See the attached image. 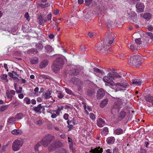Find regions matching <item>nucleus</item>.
Segmentation results:
<instances>
[{
  "label": "nucleus",
  "instance_id": "obj_25",
  "mask_svg": "<svg viewBox=\"0 0 153 153\" xmlns=\"http://www.w3.org/2000/svg\"><path fill=\"white\" fill-rule=\"evenodd\" d=\"M132 83L136 86L140 85L143 82L142 81H137V79H133L131 80Z\"/></svg>",
  "mask_w": 153,
  "mask_h": 153
},
{
  "label": "nucleus",
  "instance_id": "obj_32",
  "mask_svg": "<svg viewBox=\"0 0 153 153\" xmlns=\"http://www.w3.org/2000/svg\"><path fill=\"white\" fill-rule=\"evenodd\" d=\"M7 76L6 74H3L1 76V78L4 81L6 82H8V80L7 78Z\"/></svg>",
  "mask_w": 153,
  "mask_h": 153
},
{
  "label": "nucleus",
  "instance_id": "obj_30",
  "mask_svg": "<svg viewBox=\"0 0 153 153\" xmlns=\"http://www.w3.org/2000/svg\"><path fill=\"white\" fill-rule=\"evenodd\" d=\"M16 84L15 83L14 86L15 89L16 91V92L17 93L19 94L21 93L22 92V88L21 87H19V88H17L16 87Z\"/></svg>",
  "mask_w": 153,
  "mask_h": 153
},
{
  "label": "nucleus",
  "instance_id": "obj_23",
  "mask_svg": "<svg viewBox=\"0 0 153 153\" xmlns=\"http://www.w3.org/2000/svg\"><path fill=\"white\" fill-rule=\"evenodd\" d=\"M115 141V139L114 137H111L107 138L106 140L108 144H113Z\"/></svg>",
  "mask_w": 153,
  "mask_h": 153
},
{
  "label": "nucleus",
  "instance_id": "obj_26",
  "mask_svg": "<svg viewBox=\"0 0 153 153\" xmlns=\"http://www.w3.org/2000/svg\"><path fill=\"white\" fill-rule=\"evenodd\" d=\"M38 62L39 59L37 57H34L30 59V62L32 64H35L37 63Z\"/></svg>",
  "mask_w": 153,
  "mask_h": 153
},
{
  "label": "nucleus",
  "instance_id": "obj_51",
  "mask_svg": "<svg viewBox=\"0 0 153 153\" xmlns=\"http://www.w3.org/2000/svg\"><path fill=\"white\" fill-rule=\"evenodd\" d=\"M53 112H55L56 114H57L58 116L59 115L60 113H61V111L58 108L57 110L53 111Z\"/></svg>",
  "mask_w": 153,
  "mask_h": 153
},
{
  "label": "nucleus",
  "instance_id": "obj_10",
  "mask_svg": "<svg viewBox=\"0 0 153 153\" xmlns=\"http://www.w3.org/2000/svg\"><path fill=\"white\" fill-rule=\"evenodd\" d=\"M61 143L58 140L53 142L48 147V150L50 151L54 150L58 146L61 145Z\"/></svg>",
  "mask_w": 153,
  "mask_h": 153
},
{
  "label": "nucleus",
  "instance_id": "obj_22",
  "mask_svg": "<svg viewBox=\"0 0 153 153\" xmlns=\"http://www.w3.org/2000/svg\"><path fill=\"white\" fill-rule=\"evenodd\" d=\"M45 108L43 106H41L40 104L37 107H36L34 108L35 111L38 112L40 111L41 110L42 111H44L45 110Z\"/></svg>",
  "mask_w": 153,
  "mask_h": 153
},
{
  "label": "nucleus",
  "instance_id": "obj_35",
  "mask_svg": "<svg viewBox=\"0 0 153 153\" xmlns=\"http://www.w3.org/2000/svg\"><path fill=\"white\" fill-rule=\"evenodd\" d=\"M38 5L39 7H41L42 8H44L46 7H47L48 6V3H40L38 4Z\"/></svg>",
  "mask_w": 153,
  "mask_h": 153
},
{
  "label": "nucleus",
  "instance_id": "obj_61",
  "mask_svg": "<svg viewBox=\"0 0 153 153\" xmlns=\"http://www.w3.org/2000/svg\"><path fill=\"white\" fill-rule=\"evenodd\" d=\"M102 47V45L101 44H99L98 45V49L99 51H100Z\"/></svg>",
  "mask_w": 153,
  "mask_h": 153
},
{
  "label": "nucleus",
  "instance_id": "obj_54",
  "mask_svg": "<svg viewBox=\"0 0 153 153\" xmlns=\"http://www.w3.org/2000/svg\"><path fill=\"white\" fill-rule=\"evenodd\" d=\"M94 91L93 90H88V94L89 96L92 95L94 93Z\"/></svg>",
  "mask_w": 153,
  "mask_h": 153
},
{
  "label": "nucleus",
  "instance_id": "obj_55",
  "mask_svg": "<svg viewBox=\"0 0 153 153\" xmlns=\"http://www.w3.org/2000/svg\"><path fill=\"white\" fill-rule=\"evenodd\" d=\"M25 17L26 19L27 20L29 21L30 20L29 16L28 13H27L25 15Z\"/></svg>",
  "mask_w": 153,
  "mask_h": 153
},
{
  "label": "nucleus",
  "instance_id": "obj_4",
  "mask_svg": "<svg viewBox=\"0 0 153 153\" xmlns=\"http://www.w3.org/2000/svg\"><path fill=\"white\" fill-rule=\"evenodd\" d=\"M125 98H117L115 100V101L111 108V112L112 113L118 112L119 110L122 107L123 104L125 102Z\"/></svg>",
  "mask_w": 153,
  "mask_h": 153
},
{
  "label": "nucleus",
  "instance_id": "obj_46",
  "mask_svg": "<svg viewBox=\"0 0 153 153\" xmlns=\"http://www.w3.org/2000/svg\"><path fill=\"white\" fill-rule=\"evenodd\" d=\"M89 117L90 118L93 120H95L96 118L95 115L92 113H90V114Z\"/></svg>",
  "mask_w": 153,
  "mask_h": 153
},
{
  "label": "nucleus",
  "instance_id": "obj_44",
  "mask_svg": "<svg viewBox=\"0 0 153 153\" xmlns=\"http://www.w3.org/2000/svg\"><path fill=\"white\" fill-rule=\"evenodd\" d=\"M93 0H85V4L86 6H89L91 4Z\"/></svg>",
  "mask_w": 153,
  "mask_h": 153
},
{
  "label": "nucleus",
  "instance_id": "obj_52",
  "mask_svg": "<svg viewBox=\"0 0 153 153\" xmlns=\"http://www.w3.org/2000/svg\"><path fill=\"white\" fill-rule=\"evenodd\" d=\"M69 115L68 114L65 113L63 116V118L66 120H68V119Z\"/></svg>",
  "mask_w": 153,
  "mask_h": 153
},
{
  "label": "nucleus",
  "instance_id": "obj_59",
  "mask_svg": "<svg viewBox=\"0 0 153 153\" xmlns=\"http://www.w3.org/2000/svg\"><path fill=\"white\" fill-rule=\"evenodd\" d=\"M118 149L116 148H114L113 149V153H118Z\"/></svg>",
  "mask_w": 153,
  "mask_h": 153
},
{
  "label": "nucleus",
  "instance_id": "obj_3",
  "mask_svg": "<svg viewBox=\"0 0 153 153\" xmlns=\"http://www.w3.org/2000/svg\"><path fill=\"white\" fill-rule=\"evenodd\" d=\"M54 138V136L49 134L44 137L40 143H37L34 147L36 151L38 150V148L40 146V144L44 147H47L48 145L51 142Z\"/></svg>",
  "mask_w": 153,
  "mask_h": 153
},
{
  "label": "nucleus",
  "instance_id": "obj_60",
  "mask_svg": "<svg viewBox=\"0 0 153 153\" xmlns=\"http://www.w3.org/2000/svg\"><path fill=\"white\" fill-rule=\"evenodd\" d=\"M69 121L71 122V123H72V124L74 125H75L76 124V121L74 118L72 120H69Z\"/></svg>",
  "mask_w": 153,
  "mask_h": 153
},
{
  "label": "nucleus",
  "instance_id": "obj_27",
  "mask_svg": "<svg viewBox=\"0 0 153 153\" xmlns=\"http://www.w3.org/2000/svg\"><path fill=\"white\" fill-rule=\"evenodd\" d=\"M145 99L146 101L151 102L153 105V96H148L145 97Z\"/></svg>",
  "mask_w": 153,
  "mask_h": 153
},
{
  "label": "nucleus",
  "instance_id": "obj_13",
  "mask_svg": "<svg viewBox=\"0 0 153 153\" xmlns=\"http://www.w3.org/2000/svg\"><path fill=\"white\" fill-rule=\"evenodd\" d=\"M105 95V92L102 89H99L97 92V97L98 99L102 98Z\"/></svg>",
  "mask_w": 153,
  "mask_h": 153
},
{
  "label": "nucleus",
  "instance_id": "obj_16",
  "mask_svg": "<svg viewBox=\"0 0 153 153\" xmlns=\"http://www.w3.org/2000/svg\"><path fill=\"white\" fill-rule=\"evenodd\" d=\"M105 123V122L101 118H99L97 120V125L100 127H102L104 126Z\"/></svg>",
  "mask_w": 153,
  "mask_h": 153
},
{
  "label": "nucleus",
  "instance_id": "obj_47",
  "mask_svg": "<svg viewBox=\"0 0 153 153\" xmlns=\"http://www.w3.org/2000/svg\"><path fill=\"white\" fill-rule=\"evenodd\" d=\"M39 24L40 25H41L42 24L44 23L45 22H46L47 21L45 19H43L42 18H41L40 19Z\"/></svg>",
  "mask_w": 153,
  "mask_h": 153
},
{
  "label": "nucleus",
  "instance_id": "obj_41",
  "mask_svg": "<svg viewBox=\"0 0 153 153\" xmlns=\"http://www.w3.org/2000/svg\"><path fill=\"white\" fill-rule=\"evenodd\" d=\"M56 94H57V97L59 98L62 99L64 97L63 94L61 91H56Z\"/></svg>",
  "mask_w": 153,
  "mask_h": 153
},
{
  "label": "nucleus",
  "instance_id": "obj_57",
  "mask_svg": "<svg viewBox=\"0 0 153 153\" xmlns=\"http://www.w3.org/2000/svg\"><path fill=\"white\" fill-rule=\"evenodd\" d=\"M94 71L97 73H100L101 70L97 68H93Z\"/></svg>",
  "mask_w": 153,
  "mask_h": 153
},
{
  "label": "nucleus",
  "instance_id": "obj_2",
  "mask_svg": "<svg viewBox=\"0 0 153 153\" xmlns=\"http://www.w3.org/2000/svg\"><path fill=\"white\" fill-rule=\"evenodd\" d=\"M121 77L117 72H114L108 74L107 76H104L103 78V81L105 82L110 84L112 86L115 85V83L112 79L115 80L116 79Z\"/></svg>",
  "mask_w": 153,
  "mask_h": 153
},
{
  "label": "nucleus",
  "instance_id": "obj_33",
  "mask_svg": "<svg viewBox=\"0 0 153 153\" xmlns=\"http://www.w3.org/2000/svg\"><path fill=\"white\" fill-rule=\"evenodd\" d=\"M128 47L131 51H133L135 50V45L133 43H129L128 45Z\"/></svg>",
  "mask_w": 153,
  "mask_h": 153
},
{
  "label": "nucleus",
  "instance_id": "obj_50",
  "mask_svg": "<svg viewBox=\"0 0 153 153\" xmlns=\"http://www.w3.org/2000/svg\"><path fill=\"white\" fill-rule=\"evenodd\" d=\"M36 48L39 49H42L43 48V45L41 43H38L36 45Z\"/></svg>",
  "mask_w": 153,
  "mask_h": 153
},
{
  "label": "nucleus",
  "instance_id": "obj_11",
  "mask_svg": "<svg viewBox=\"0 0 153 153\" xmlns=\"http://www.w3.org/2000/svg\"><path fill=\"white\" fill-rule=\"evenodd\" d=\"M140 37H141V35L139 32L134 33L133 35V37L135 39V41L137 45H140L142 44V41L140 38Z\"/></svg>",
  "mask_w": 153,
  "mask_h": 153
},
{
  "label": "nucleus",
  "instance_id": "obj_1",
  "mask_svg": "<svg viewBox=\"0 0 153 153\" xmlns=\"http://www.w3.org/2000/svg\"><path fill=\"white\" fill-rule=\"evenodd\" d=\"M66 58L63 56L60 55H58L56 57V59L53 63L52 66V69L55 73H57L59 71L64 65L65 60Z\"/></svg>",
  "mask_w": 153,
  "mask_h": 153
},
{
  "label": "nucleus",
  "instance_id": "obj_12",
  "mask_svg": "<svg viewBox=\"0 0 153 153\" xmlns=\"http://www.w3.org/2000/svg\"><path fill=\"white\" fill-rule=\"evenodd\" d=\"M137 12H141L143 11L145 8L144 4L141 3H138L136 5Z\"/></svg>",
  "mask_w": 153,
  "mask_h": 153
},
{
  "label": "nucleus",
  "instance_id": "obj_56",
  "mask_svg": "<svg viewBox=\"0 0 153 153\" xmlns=\"http://www.w3.org/2000/svg\"><path fill=\"white\" fill-rule=\"evenodd\" d=\"M47 19L48 21L50 20L52 18V15L51 13H49L47 16Z\"/></svg>",
  "mask_w": 153,
  "mask_h": 153
},
{
  "label": "nucleus",
  "instance_id": "obj_15",
  "mask_svg": "<svg viewBox=\"0 0 153 153\" xmlns=\"http://www.w3.org/2000/svg\"><path fill=\"white\" fill-rule=\"evenodd\" d=\"M102 149L99 146L94 149H91L90 152L91 153H102Z\"/></svg>",
  "mask_w": 153,
  "mask_h": 153
},
{
  "label": "nucleus",
  "instance_id": "obj_43",
  "mask_svg": "<svg viewBox=\"0 0 153 153\" xmlns=\"http://www.w3.org/2000/svg\"><path fill=\"white\" fill-rule=\"evenodd\" d=\"M24 101L27 104H29L31 102L30 99L28 97H25L24 99Z\"/></svg>",
  "mask_w": 153,
  "mask_h": 153
},
{
  "label": "nucleus",
  "instance_id": "obj_31",
  "mask_svg": "<svg viewBox=\"0 0 153 153\" xmlns=\"http://www.w3.org/2000/svg\"><path fill=\"white\" fill-rule=\"evenodd\" d=\"M83 107L84 109L85 110L86 113L87 114H88L89 113L87 111V109L89 111H90L92 110L91 107L90 106H88L87 107L86 105L85 104L83 105Z\"/></svg>",
  "mask_w": 153,
  "mask_h": 153
},
{
  "label": "nucleus",
  "instance_id": "obj_49",
  "mask_svg": "<svg viewBox=\"0 0 153 153\" xmlns=\"http://www.w3.org/2000/svg\"><path fill=\"white\" fill-rule=\"evenodd\" d=\"M127 1L129 2L130 3L132 4V3L135 4L137 1L139 0H126Z\"/></svg>",
  "mask_w": 153,
  "mask_h": 153
},
{
  "label": "nucleus",
  "instance_id": "obj_21",
  "mask_svg": "<svg viewBox=\"0 0 153 153\" xmlns=\"http://www.w3.org/2000/svg\"><path fill=\"white\" fill-rule=\"evenodd\" d=\"M22 133V131L20 129H15L11 131L12 134L13 135H19L21 134Z\"/></svg>",
  "mask_w": 153,
  "mask_h": 153
},
{
  "label": "nucleus",
  "instance_id": "obj_63",
  "mask_svg": "<svg viewBox=\"0 0 153 153\" xmlns=\"http://www.w3.org/2000/svg\"><path fill=\"white\" fill-rule=\"evenodd\" d=\"M31 51H32V53L34 54H36L37 53V51L36 49H33L31 50Z\"/></svg>",
  "mask_w": 153,
  "mask_h": 153
},
{
  "label": "nucleus",
  "instance_id": "obj_45",
  "mask_svg": "<svg viewBox=\"0 0 153 153\" xmlns=\"http://www.w3.org/2000/svg\"><path fill=\"white\" fill-rule=\"evenodd\" d=\"M39 88L38 87H36L34 89V94L36 96H38L39 95L38 91Z\"/></svg>",
  "mask_w": 153,
  "mask_h": 153
},
{
  "label": "nucleus",
  "instance_id": "obj_39",
  "mask_svg": "<svg viewBox=\"0 0 153 153\" xmlns=\"http://www.w3.org/2000/svg\"><path fill=\"white\" fill-rule=\"evenodd\" d=\"M8 105H1L0 106V111H2L6 110L8 107Z\"/></svg>",
  "mask_w": 153,
  "mask_h": 153
},
{
  "label": "nucleus",
  "instance_id": "obj_28",
  "mask_svg": "<svg viewBox=\"0 0 153 153\" xmlns=\"http://www.w3.org/2000/svg\"><path fill=\"white\" fill-rule=\"evenodd\" d=\"M108 128L105 127L102 129V131H101L102 134L103 136H105L108 134Z\"/></svg>",
  "mask_w": 153,
  "mask_h": 153
},
{
  "label": "nucleus",
  "instance_id": "obj_14",
  "mask_svg": "<svg viewBox=\"0 0 153 153\" xmlns=\"http://www.w3.org/2000/svg\"><path fill=\"white\" fill-rule=\"evenodd\" d=\"M52 97L51 96V92L50 91H47L43 92L42 95V97L44 99H48Z\"/></svg>",
  "mask_w": 153,
  "mask_h": 153
},
{
  "label": "nucleus",
  "instance_id": "obj_48",
  "mask_svg": "<svg viewBox=\"0 0 153 153\" xmlns=\"http://www.w3.org/2000/svg\"><path fill=\"white\" fill-rule=\"evenodd\" d=\"M65 90L66 91V92L68 93V94H73V92L71 91L70 90V89L67 88H65Z\"/></svg>",
  "mask_w": 153,
  "mask_h": 153
},
{
  "label": "nucleus",
  "instance_id": "obj_42",
  "mask_svg": "<svg viewBox=\"0 0 153 153\" xmlns=\"http://www.w3.org/2000/svg\"><path fill=\"white\" fill-rule=\"evenodd\" d=\"M67 123L68 124V127L69 128V131L71 130L73 128L74 125L71 123V121H70L69 120H68L67 121Z\"/></svg>",
  "mask_w": 153,
  "mask_h": 153
},
{
  "label": "nucleus",
  "instance_id": "obj_17",
  "mask_svg": "<svg viewBox=\"0 0 153 153\" xmlns=\"http://www.w3.org/2000/svg\"><path fill=\"white\" fill-rule=\"evenodd\" d=\"M125 130H123L121 128H118L114 130V133L116 135H120L125 132Z\"/></svg>",
  "mask_w": 153,
  "mask_h": 153
},
{
  "label": "nucleus",
  "instance_id": "obj_36",
  "mask_svg": "<svg viewBox=\"0 0 153 153\" xmlns=\"http://www.w3.org/2000/svg\"><path fill=\"white\" fill-rule=\"evenodd\" d=\"M126 115V112L122 110L120 113L119 117L121 118H123L125 117Z\"/></svg>",
  "mask_w": 153,
  "mask_h": 153
},
{
  "label": "nucleus",
  "instance_id": "obj_9",
  "mask_svg": "<svg viewBox=\"0 0 153 153\" xmlns=\"http://www.w3.org/2000/svg\"><path fill=\"white\" fill-rule=\"evenodd\" d=\"M146 35L147 36H145L144 40L143 41V42L151 43L153 39V35L151 32H147L146 33Z\"/></svg>",
  "mask_w": 153,
  "mask_h": 153
},
{
  "label": "nucleus",
  "instance_id": "obj_64",
  "mask_svg": "<svg viewBox=\"0 0 153 153\" xmlns=\"http://www.w3.org/2000/svg\"><path fill=\"white\" fill-rule=\"evenodd\" d=\"M42 123V121L41 120H39L37 121V124L39 125H41Z\"/></svg>",
  "mask_w": 153,
  "mask_h": 153
},
{
  "label": "nucleus",
  "instance_id": "obj_7",
  "mask_svg": "<svg viewBox=\"0 0 153 153\" xmlns=\"http://www.w3.org/2000/svg\"><path fill=\"white\" fill-rule=\"evenodd\" d=\"M114 35L111 32L107 34L106 35V38H105L104 42L103 43L104 48H105V45L108 46L111 45L114 42Z\"/></svg>",
  "mask_w": 153,
  "mask_h": 153
},
{
  "label": "nucleus",
  "instance_id": "obj_19",
  "mask_svg": "<svg viewBox=\"0 0 153 153\" xmlns=\"http://www.w3.org/2000/svg\"><path fill=\"white\" fill-rule=\"evenodd\" d=\"M8 75L10 77L13 78L14 80H16V81H19L18 78L15 76V75H17L16 72L13 71L12 73L9 72L8 73Z\"/></svg>",
  "mask_w": 153,
  "mask_h": 153
},
{
  "label": "nucleus",
  "instance_id": "obj_24",
  "mask_svg": "<svg viewBox=\"0 0 153 153\" xmlns=\"http://www.w3.org/2000/svg\"><path fill=\"white\" fill-rule=\"evenodd\" d=\"M152 15L149 13H146L143 15V17L147 20H149L151 18Z\"/></svg>",
  "mask_w": 153,
  "mask_h": 153
},
{
  "label": "nucleus",
  "instance_id": "obj_38",
  "mask_svg": "<svg viewBox=\"0 0 153 153\" xmlns=\"http://www.w3.org/2000/svg\"><path fill=\"white\" fill-rule=\"evenodd\" d=\"M15 118L13 117H10L7 120V122L10 123H13L15 121Z\"/></svg>",
  "mask_w": 153,
  "mask_h": 153
},
{
  "label": "nucleus",
  "instance_id": "obj_34",
  "mask_svg": "<svg viewBox=\"0 0 153 153\" xmlns=\"http://www.w3.org/2000/svg\"><path fill=\"white\" fill-rule=\"evenodd\" d=\"M45 49L47 52H51L53 50L52 47L50 45H47L45 47Z\"/></svg>",
  "mask_w": 153,
  "mask_h": 153
},
{
  "label": "nucleus",
  "instance_id": "obj_6",
  "mask_svg": "<svg viewBox=\"0 0 153 153\" xmlns=\"http://www.w3.org/2000/svg\"><path fill=\"white\" fill-rule=\"evenodd\" d=\"M140 58L139 55H132L128 61L129 65L131 66L136 65L137 66H139L140 65Z\"/></svg>",
  "mask_w": 153,
  "mask_h": 153
},
{
  "label": "nucleus",
  "instance_id": "obj_5",
  "mask_svg": "<svg viewBox=\"0 0 153 153\" xmlns=\"http://www.w3.org/2000/svg\"><path fill=\"white\" fill-rule=\"evenodd\" d=\"M114 85L117 88V89L115 91V92L126 90V88L129 87L128 83L125 79L122 80L120 82L115 83Z\"/></svg>",
  "mask_w": 153,
  "mask_h": 153
},
{
  "label": "nucleus",
  "instance_id": "obj_8",
  "mask_svg": "<svg viewBox=\"0 0 153 153\" xmlns=\"http://www.w3.org/2000/svg\"><path fill=\"white\" fill-rule=\"evenodd\" d=\"M23 144V140L20 139L15 140L12 144V148L13 150L14 151L19 150L22 146Z\"/></svg>",
  "mask_w": 153,
  "mask_h": 153
},
{
  "label": "nucleus",
  "instance_id": "obj_29",
  "mask_svg": "<svg viewBox=\"0 0 153 153\" xmlns=\"http://www.w3.org/2000/svg\"><path fill=\"white\" fill-rule=\"evenodd\" d=\"M6 96L7 98L10 100H12L13 96L10 92V91L8 90H7L6 92Z\"/></svg>",
  "mask_w": 153,
  "mask_h": 153
},
{
  "label": "nucleus",
  "instance_id": "obj_53",
  "mask_svg": "<svg viewBox=\"0 0 153 153\" xmlns=\"http://www.w3.org/2000/svg\"><path fill=\"white\" fill-rule=\"evenodd\" d=\"M50 113L51 114V117L52 118H55L58 116L56 114L52 113L51 112H50Z\"/></svg>",
  "mask_w": 153,
  "mask_h": 153
},
{
  "label": "nucleus",
  "instance_id": "obj_20",
  "mask_svg": "<svg viewBox=\"0 0 153 153\" xmlns=\"http://www.w3.org/2000/svg\"><path fill=\"white\" fill-rule=\"evenodd\" d=\"M108 100L107 99H104L102 100L100 104V106L101 108L105 107L108 104Z\"/></svg>",
  "mask_w": 153,
  "mask_h": 153
},
{
  "label": "nucleus",
  "instance_id": "obj_62",
  "mask_svg": "<svg viewBox=\"0 0 153 153\" xmlns=\"http://www.w3.org/2000/svg\"><path fill=\"white\" fill-rule=\"evenodd\" d=\"M59 153H67L66 150L64 149H62L60 151Z\"/></svg>",
  "mask_w": 153,
  "mask_h": 153
},
{
  "label": "nucleus",
  "instance_id": "obj_37",
  "mask_svg": "<svg viewBox=\"0 0 153 153\" xmlns=\"http://www.w3.org/2000/svg\"><path fill=\"white\" fill-rule=\"evenodd\" d=\"M24 117L23 114L21 113L17 114L15 116L16 119L19 120L22 119Z\"/></svg>",
  "mask_w": 153,
  "mask_h": 153
},
{
  "label": "nucleus",
  "instance_id": "obj_40",
  "mask_svg": "<svg viewBox=\"0 0 153 153\" xmlns=\"http://www.w3.org/2000/svg\"><path fill=\"white\" fill-rule=\"evenodd\" d=\"M71 82L75 85H78L79 84L78 79L76 78H73L71 80Z\"/></svg>",
  "mask_w": 153,
  "mask_h": 153
},
{
  "label": "nucleus",
  "instance_id": "obj_18",
  "mask_svg": "<svg viewBox=\"0 0 153 153\" xmlns=\"http://www.w3.org/2000/svg\"><path fill=\"white\" fill-rule=\"evenodd\" d=\"M48 61L46 60L42 61L40 63L39 67L41 68H45L48 65Z\"/></svg>",
  "mask_w": 153,
  "mask_h": 153
},
{
  "label": "nucleus",
  "instance_id": "obj_58",
  "mask_svg": "<svg viewBox=\"0 0 153 153\" xmlns=\"http://www.w3.org/2000/svg\"><path fill=\"white\" fill-rule=\"evenodd\" d=\"M85 47V45H83L81 46L80 48V50L81 51H83L84 50L87 49V48Z\"/></svg>",
  "mask_w": 153,
  "mask_h": 153
}]
</instances>
